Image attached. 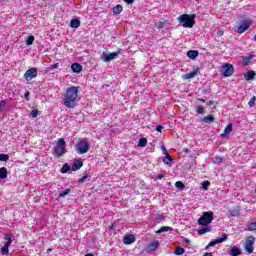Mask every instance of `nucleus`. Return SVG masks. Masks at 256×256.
I'll list each match as a JSON object with an SVG mask.
<instances>
[{
    "instance_id": "obj_26",
    "label": "nucleus",
    "mask_w": 256,
    "mask_h": 256,
    "mask_svg": "<svg viewBox=\"0 0 256 256\" xmlns=\"http://www.w3.org/2000/svg\"><path fill=\"white\" fill-rule=\"evenodd\" d=\"M205 233H211V227L206 226L198 230V235H205Z\"/></svg>"
},
{
    "instance_id": "obj_14",
    "label": "nucleus",
    "mask_w": 256,
    "mask_h": 256,
    "mask_svg": "<svg viewBox=\"0 0 256 256\" xmlns=\"http://www.w3.org/2000/svg\"><path fill=\"white\" fill-rule=\"evenodd\" d=\"M231 131H233V124L232 123H229L225 129H224V132L221 134V137H227Z\"/></svg>"
},
{
    "instance_id": "obj_10",
    "label": "nucleus",
    "mask_w": 256,
    "mask_h": 256,
    "mask_svg": "<svg viewBox=\"0 0 256 256\" xmlns=\"http://www.w3.org/2000/svg\"><path fill=\"white\" fill-rule=\"evenodd\" d=\"M227 241V234H223L222 237L216 238L215 240L211 241L205 249H209V247H215V245H219V243H223Z\"/></svg>"
},
{
    "instance_id": "obj_47",
    "label": "nucleus",
    "mask_w": 256,
    "mask_h": 256,
    "mask_svg": "<svg viewBox=\"0 0 256 256\" xmlns=\"http://www.w3.org/2000/svg\"><path fill=\"white\" fill-rule=\"evenodd\" d=\"M163 177H165L163 174L156 175L154 177V181H161V179H163Z\"/></svg>"
},
{
    "instance_id": "obj_33",
    "label": "nucleus",
    "mask_w": 256,
    "mask_h": 256,
    "mask_svg": "<svg viewBox=\"0 0 256 256\" xmlns=\"http://www.w3.org/2000/svg\"><path fill=\"white\" fill-rule=\"evenodd\" d=\"M69 193H71V189H70V188H67V189H65L64 191H61V192L59 193L58 197L63 198V197H65L66 195H69Z\"/></svg>"
},
{
    "instance_id": "obj_54",
    "label": "nucleus",
    "mask_w": 256,
    "mask_h": 256,
    "mask_svg": "<svg viewBox=\"0 0 256 256\" xmlns=\"http://www.w3.org/2000/svg\"><path fill=\"white\" fill-rule=\"evenodd\" d=\"M217 35L218 37H223V30H218Z\"/></svg>"
},
{
    "instance_id": "obj_16",
    "label": "nucleus",
    "mask_w": 256,
    "mask_h": 256,
    "mask_svg": "<svg viewBox=\"0 0 256 256\" xmlns=\"http://www.w3.org/2000/svg\"><path fill=\"white\" fill-rule=\"evenodd\" d=\"M197 73H199V70H194L188 74H184L182 78L184 80L193 79V77H197Z\"/></svg>"
},
{
    "instance_id": "obj_2",
    "label": "nucleus",
    "mask_w": 256,
    "mask_h": 256,
    "mask_svg": "<svg viewBox=\"0 0 256 256\" xmlns=\"http://www.w3.org/2000/svg\"><path fill=\"white\" fill-rule=\"evenodd\" d=\"M67 153V144L65 138H59L56 142V146L53 148L52 155L56 159H61Z\"/></svg>"
},
{
    "instance_id": "obj_24",
    "label": "nucleus",
    "mask_w": 256,
    "mask_h": 256,
    "mask_svg": "<svg viewBox=\"0 0 256 256\" xmlns=\"http://www.w3.org/2000/svg\"><path fill=\"white\" fill-rule=\"evenodd\" d=\"M213 163L215 165H221V163H223L225 161V158L221 157V156H215L213 159H212Z\"/></svg>"
},
{
    "instance_id": "obj_57",
    "label": "nucleus",
    "mask_w": 256,
    "mask_h": 256,
    "mask_svg": "<svg viewBox=\"0 0 256 256\" xmlns=\"http://www.w3.org/2000/svg\"><path fill=\"white\" fill-rule=\"evenodd\" d=\"M184 242L186 243V245H189V243H191V240H189V239L186 238V239L184 240Z\"/></svg>"
},
{
    "instance_id": "obj_34",
    "label": "nucleus",
    "mask_w": 256,
    "mask_h": 256,
    "mask_svg": "<svg viewBox=\"0 0 256 256\" xmlns=\"http://www.w3.org/2000/svg\"><path fill=\"white\" fill-rule=\"evenodd\" d=\"M185 253V248L183 247H177L174 251V255H183Z\"/></svg>"
},
{
    "instance_id": "obj_28",
    "label": "nucleus",
    "mask_w": 256,
    "mask_h": 256,
    "mask_svg": "<svg viewBox=\"0 0 256 256\" xmlns=\"http://www.w3.org/2000/svg\"><path fill=\"white\" fill-rule=\"evenodd\" d=\"M149 249H150V251H156V249H159V241H153L149 245Z\"/></svg>"
},
{
    "instance_id": "obj_41",
    "label": "nucleus",
    "mask_w": 256,
    "mask_h": 256,
    "mask_svg": "<svg viewBox=\"0 0 256 256\" xmlns=\"http://www.w3.org/2000/svg\"><path fill=\"white\" fill-rule=\"evenodd\" d=\"M6 241L5 245L8 247L13 243V240H11V234H6Z\"/></svg>"
},
{
    "instance_id": "obj_35",
    "label": "nucleus",
    "mask_w": 256,
    "mask_h": 256,
    "mask_svg": "<svg viewBox=\"0 0 256 256\" xmlns=\"http://www.w3.org/2000/svg\"><path fill=\"white\" fill-rule=\"evenodd\" d=\"M33 41H35V36L33 35L28 36L26 39V45L29 47L33 43Z\"/></svg>"
},
{
    "instance_id": "obj_55",
    "label": "nucleus",
    "mask_w": 256,
    "mask_h": 256,
    "mask_svg": "<svg viewBox=\"0 0 256 256\" xmlns=\"http://www.w3.org/2000/svg\"><path fill=\"white\" fill-rule=\"evenodd\" d=\"M29 95H30L29 92H25L24 97H25L26 101H29Z\"/></svg>"
},
{
    "instance_id": "obj_31",
    "label": "nucleus",
    "mask_w": 256,
    "mask_h": 256,
    "mask_svg": "<svg viewBox=\"0 0 256 256\" xmlns=\"http://www.w3.org/2000/svg\"><path fill=\"white\" fill-rule=\"evenodd\" d=\"M147 146V138H140L138 141V147H146Z\"/></svg>"
},
{
    "instance_id": "obj_46",
    "label": "nucleus",
    "mask_w": 256,
    "mask_h": 256,
    "mask_svg": "<svg viewBox=\"0 0 256 256\" xmlns=\"http://www.w3.org/2000/svg\"><path fill=\"white\" fill-rule=\"evenodd\" d=\"M197 113L199 115H203V113H205V108H203V106H198Z\"/></svg>"
},
{
    "instance_id": "obj_58",
    "label": "nucleus",
    "mask_w": 256,
    "mask_h": 256,
    "mask_svg": "<svg viewBox=\"0 0 256 256\" xmlns=\"http://www.w3.org/2000/svg\"><path fill=\"white\" fill-rule=\"evenodd\" d=\"M198 101H200V103H205V99L203 98H199Z\"/></svg>"
},
{
    "instance_id": "obj_62",
    "label": "nucleus",
    "mask_w": 256,
    "mask_h": 256,
    "mask_svg": "<svg viewBox=\"0 0 256 256\" xmlns=\"http://www.w3.org/2000/svg\"><path fill=\"white\" fill-rule=\"evenodd\" d=\"M38 198H35V201H37Z\"/></svg>"
},
{
    "instance_id": "obj_59",
    "label": "nucleus",
    "mask_w": 256,
    "mask_h": 256,
    "mask_svg": "<svg viewBox=\"0 0 256 256\" xmlns=\"http://www.w3.org/2000/svg\"><path fill=\"white\" fill-rule=\"evenodd\" d=\"M183 153H189V149L188 148H184L183 149Z\"/></svg>"
},
{
    "instance_id": "obj_29",
    "label": "nucleus",
    "mask_w": 256,
    "mask_h": 256,
    "mask_svg": "<svg viewBox=\"0 0 256 256\" xmlns=\"http://www.w3.org/2000/svg\"><path fill=\"white\" fill-rule=\"evenodd\" d=\"M0 179H7V168H0Z\"/></svg>"
},
{
    "instance_id": "obj_23",
    "label": "nucleus",
    "mask_w": 256,
    "mask_h": 256,
    "mask_svg": "<svg viewBox=\"0 0 256 256\" xmlns=\"http://www.w3.org/2000/svg\"><path fill=\"white\" fill-rule=\"evenodd\" d=\"M228 213H230L231 217H238L240 215L239 207L228 210Z\"/></svg>"
},
{
    "instance_id": "obj_51",
    "label": "nucleus",
    "mask_w": 256,
    "mask_h": 256,
    "mask_svg": "<svg viewBox=\"0 0 256 256\" xmlns=\"http://www.w3.org/2000/svg\"><path fill=\"white\" fill-rule=\"evenodd\" d=\"M127 5H133L135 3V0H123Z\"/></svg>"
},
{
    "instance_id": "obj_3",
    "label": "nucleus",
    "mask_w": 256,
    "mask_h": 256,
    "mask_svg": "<svg viewBox=\"0 0 256 256\" xmlns=\"http://www.w3.org/2000/svg\"><path fill=\"white\" fill-rule=\"evenodd\" d=\"M195 14H183L178 18L179 23H183V27L191 29L195 25Z\"/></svg>"
},
{
    "instance_id": "obj_9",
    "label": "nucleus",
    "mask_w": 256,
    "mask_h": 256,
    "mask_svg": "<svg viewBox=\"0 0 256 256\" xmlns=\"http://www.w3.org/2000/svg\"><path fill=\"white\" fill-rule=\"evenodd\" d=\"M35 77H37V68H30L24 74V79L26 81H32Z\"/></svg>"
},
{
    "instance_id": "obj_43",
    "label": "nucleus",
    "mask_w": 256,
    "mask_h": 256,
    "mask_svg": "<svg viewBox=\"0 0 256 256\" xmlns=\"http://www.w3.org/2000/svg\"><path fill=\"white\" fill-rule=\"evenodd\" d=\"M87 179H89V175L85 174L84 176H82V177L78 180V183H85V181H87Z\"/></svg>"
},
{
    "instance_id": "obj_48",
    "label": "nucleus",
    "mask_w": 256,
    "mask_h": 256,
    "mask_svg": "<svg viewBox=\"0 0 256 256\" xmlns=\"http://www.w3.org/2000/svg\"><path fill=\"white\" fill-rule=\"evenodd\" d=\"M5 105H7V102L5 100H2L0 102V109H1V111H3V109H5Z\"/></svg>"
},
{
    "instance_id": "obj_50",
    "label": "nucleus",
    "mask_w": 256,
    "mask_h": 256,
    "mask_svg": "<svg viewBox=\"0 0 256 256\" xmlns=\"http://www.w3.org/2000/svg\"><path fill=\"white\" fill-rule=\"evenodd\" d=\"M156 219H158L159 221H163V219H165V216H163L162 214H157Z\"/></svg>"
},
{
    "instance_id": "obj_53",
    "label": "nucleus",
    "mask_w": 256,
    "mask_h": 256,
    "mask_svg": "<svg viewBox=\"0 0 256 256\" xmlns=\"http://www.w3.org/2000/svg\"><path fill=\"white\" fill-rule=\"evenodd\" d=\"M162 151L164 155H169V152L167 151V148H165V146H162Z\"/></svg>"
},
{
    "instance_id": "obj_37",
    "label": "nucleus",
    "mask_w": 256,
    "mask_h": 256,
    "mask_svg": "<svg viewBox=\"0 0 256 256\" xmlns=\"http://www.w3.org/2000/svg\"><path fill=\"white\" fill-rule=\"evenodd\" d=\"M0 161L7 163V161H9V155L8 154H0Z\"/></svg>"
},
{
    "instance_id": "obj_1",
    "label": "nucleus",
    "mask_w": 256,
    "mask_h": 256,
    "mask_svg": "<svg viewBox=\"0 0 256 256\" xmlns=\"http://www.w3.org/2000/svg\"><path fill=\"white\" fill-rule=\"evenodd\" d=\"M77 99H79V87L71 86L67 88L63 98L65 107L68 109L77 107Z\"/></svg>"
},
{
    "instance_id": "obj_30",
    "label": "nucleus",
    "mask_w": 256,
    "mask_h": 256,
    "mask_svg": "<svg viewBox=\"0 0 256 256\" xmlns=\"http://www.w3.org/2000/svg\"><path fill=\"white\" fill-rule=\"evenodd\" d=\"M167 231H173V228L169 226H163L157 231V233H166Z\"/></svg>"
},
{
    "instance_id": "obj_27",
    "label": "nucleus",
    "mask_w": 256,
    "mask_h": 256,
    "mask_svg": "<svg viewBox=\"0 0 256 256\" xmlns=\"http://www.w3.org/2000/svg\"><path fill=\"white\" fill-rule=\"evenodd\" d=\"M255 56L249 55L246 57H243L242 63L243 65L247 66L249 63H251V59H253Z\"/></svg>"
},
{
    "instance_id": "obj_44",
    "label": "nucleus",
    "mask_w": 256,
    "mask_h": 256,
    "mask_svg": "<svg viewBox=\"0 0 256 256\" xmlns=\"http://www.w3.org/2000/svg\"><path fill=\"white\" fill-rule=\"evenodd\" d=\"M155 27L156 29H163L165 27V22H158Z\"/></svg>"
},
{
    "instance_id": "obj_21",
    "label": "nucleus",
    "mask_w": 256,
    "mask_h": 256,
    "mask_svg": "<svg viewBox=\"0 0 256 256\" xmlns=\"http://www.w3.org/2000/svg\"><path fill=\"white\" fill-rule=\"evenodd\" d=\"M202 123H215V117L213 115H208L202 118Z\"/></svg>"
},
{
    "instance_id": "obj_45",
    "label": "nucleus",
    "mask_w": 256,
    "mask_h": 256,
    "mask_svg": "<svg viewBox=\"0 0 256 256\" xmlns=\"http://www.w3.org/2000/svg\"><path fill=\"white\" fill-rule=\"evenodd\" d=\"M256 101V97L253 96L250 101L248 102L249 107H254Z\"/></svg>"
},
{
    "instance_id": "obj_42",
    "label": "nucleus",
    "mask_w": 256,
    "mask_h": 256,
    "mask_svg": "<svg viewBox=\"0 0 256 256\" xmlns=\"http://www.w3.org/2000/svg\"><path fill=\"white\" fill-rule=\"evenodd\" d=\"M38 115H39V110H32L30 112V117H32L33 119H35Z\"/></svg>"
},
{
    "instance_id": "obj_12",
    "label": "nucleus",
    "mask_w": 256,
    "mask_h": 256,
    "mask_svg": "<svg viewBox=\"0 0 256 256\" xmlns=\"http://www.w3.org/2000/svg\"><path fill=\"white\" fill-rule=\"evenodd\" d=\"M123 243L124 245H133V243H135V235L129 234L124 236Z\"/></svg>"
},
{
    "instance_id": "obj_63",
    "label": "nucleus",
    "mask_w": 256,
    "mask_h": 256,
    "mask_svg": "<svg viewBox=\"0 0 256 256\" xmlns=\"http://www.w3.org/2000/svg\"><path fill=\"white\" fill-rule=\"evenodd\" d=\"M38 198H35V201H37Z\"/></svg>"
},
{
    "instance_id": "obj_11",
    "label": "nucleus",
    "mask_w": 256,
    "mask_h": 256,
    "mask_svg": "<svg viewBox=\"0 0 256 256\" xmlns=\"http://www.w3.org/2000/svg\"><path fill=\"white\" fill-rule=\"evenodd\" d=\"M249 27H251V22L244 21L240 26H238L235 29V32L236 33H245V31H247V29H249Z\"/></svg>"
},
{
    "instance_id": "obj_7",
    "label": "nucleus",
    "mask_w": 256,
    "mask_h": 256,
    "mask_svg": "<svg viewBox=\"0 0 256 256\" xmlns=\"http://www.w3.org/2000/svg\"><path fill=\"white\" fill-rule=\"evenodd\" d=\"M119 55H121V49H118L117 52L103 53L101 59L107 63L109 61H113V59H117Z\"/></svg>"
},
{
    "instance_id": "obj_22",
    "label": "nucleus",
    "mask_w": 256,
    "mask_h": 256,
    "mask_svg": "<svg viewBox=\"0 0 256 256\" xmlns=\"http://www.w3.org/2000/svg\"><path fill=\"white\" fill-rule=\"evenodd\" d=\"M241 255V249L237 248V246H233L230 250V256H238Z\"/></svg>"
},
{
    "instance_id": "obj_8",
    "label": "nucleus",
    "mask_w": 256,
    "mask_h": 256,
    "mask_svg": "<svg viewBox=\"0 0 256 256\" xmlns=\"http://www.w3.org/2000/svg\"><path fill=\"white\" fill-rule=\"evenodd\" d=\"M235 71L232 64L226 63L222 66V75L223 77H231Z\"/></svg>"
},
{
    "instance_id": "obj_38",
    "label": "nucleus",
    "mask_w": 256,
    "mask_h": 256,
    "mask_svg": "<svg viewBox=\"0 0 256 256\" xmlns=\"http://www.w3.org/2000/svg\"><path fill=\"white\" fill-rule=\"evenodd\" d=\"M172 161H173V158H171V155L166 154V158L163 160L165 165H169V163H171Z\"/></svg>"
},
{
    "instance_id": "obj_39",
    "label": "nucleus",
    "mask_w": 256,
    "mask_h": 256,
    "mask_svg": "<svg viewBox=\"0 0 256 256\" xmlns=\"http://www.w3.org/2000/svg\"><path fill=\"white\" fill-rule=\"evenodd\" d=\"M201 185H202V189H204V191H207V189H209V186L211 185V182L204 181L201 183Z\"/></svg>"
},
{
    "instance_id": "obj_5",
    "label": "nucleus",
    "mask_w": 256,
    "mask_h": 256,
    "mask_svg": "<svg viewBox=\"0 0 256 256\" xmlns=\"http://www.w3.org/2000/svg\"><path fill=\"white\" fill-rule=\"evenodd\" d=\"M75 151L79 155H85V153H87L89 151V142L84 141V140L77 142L75 145Z\"/></svg>"
},
{
    "instance_id": "obj_18",
    "label": "nucleus",
    "mask_w": 256,
    "mask_h": 256,
    "mask_svg": "<svg viewBox=\"0 0 256 256\" xmlns=\"http://www.w3.org/2000/svg\"><path fill=\"white\" fill-rule=\"evenodd\" d=\"M187 57H189V59H197V57H199V51H197V50H189L187 52Z\"/></svg>"
},
{
    "instance_id": "obj_13",
    "label": "nucleus",
    "mask_w": 256,
    "mask_h": 256,
    "mask_svg": "<svg viewBox=\"0 0 256 256\" xmlns=\"http://www.w3.org/2000/svg\"><path fill=\"white\" fill-rule=\"evenodd\" d=\"M71 69L73 73H81V71H83V66H81L79 63H73L71 65Z\"/></svg>"
},
{
    "instance_id": "obj_15",
    "label": "nucleus",
    "mask_w": 256,
    "mask_h": 256,
    "mask_svg": "<svg viewBox=\"0 0 256 256\" xmlns=\"http://www.w3.org/2000/svg\"><path fill=\"white\" fill-rule=\"evenodd\" d=\"M83 167V162L81 160H74L72 165V171H79Z\"/></svg>"
},
{
    "instance_id": "obj_25",
    "label": "nucleus",
    "mask_w": 256,
    "mask_h": 256,
    "mask_svg": "<svg viewBox=\"0 0 256 256\" xmlns=\"http://www.w3.org/2000/svg\"><path fill=\"white\" fill-rule=\"evenodd\" d=\"M245 231H256V221L255 222H249L247 224V228Z\"/></svg>"
},
{
    "instance_id": "obj_6",
    "label": "nucleus",
    "mask_w": 256,
    "mask_h": 256,
    "mask_svg": "<svg viewBox=\"0 0 256 256\" xmlns=\"http://www.w3.org/2000/svg\"><path fill=\"white\" fill-rule=\"evenodd\" d=\"M253 245H255V237L253 236L247 237L244 249L246 253H249V255H251V253H253V251L255 250Z\"/></svg>"
},
{
    "instance_id": "obj_36",
    "label": "nucleus",
    "mask_w": 256,
    "mask_h": 256,
    "mask_svg": "<svg viewBox=\"0 0 256 256\" xmlns=\"http://www.w3.org/2000/svg\"><path fill=\"white\" fill-rule=\"evenodd\" d=\"M175 187H176L177 189H180L181 191H183V189H185V184H183V182H181V181H177V182L175 183Z\"/></svg>"
},
{
    "instance_id": "obj_4",
    "label": "nucleus",
    "mask_w": 256,
    "mask_h": 256,
    "mask_svg": "<svg viewBox=\"0 0 256 256\" xmlns=\"http://www.w3.org/2000/svg\"><path fill=\"white\" fill-rule=\"evenodd\" d=\"M213 211L204 212L203 215L198 219V225L207 227L210 223H213Z\"/></svg>"
},
{
    "instance_id": "obj_40",
    "label": "nucleus",
    "mask_w": 256,
    "mask_h": 256,
    "mask_svg": "<svg viewBox=\"0 0 256 256\" xmlns=\"http://www.w3.org/2000/svg\"><path fill=\"white\" fill-rule=\"evenodd\" d=\"M1 253H2V255H8L9 254V246H7L5 244L4 247L1 248Z\"/></svg>"
},
{
    "instance_id": "obj_56",
    "label": "nucleus",
    "mask_w": 256,
    "mask_h": 256,
    "mask_svg": "<svg viewBox=\"0 0 256 256\" xmlns=\"http://www.w3.org/2000/svg\"><path fill=\"white\" fill-rule=\"evenodd\" d=\"M213 104H214L213 101H208V102L206 103V105H207L208 107H211V105H213Z\"/></svg>"
},
{
    "instance_id": "obj_61",
    "label": "nucleus",
    "mask_w": 256,
    "mask_h": 256,
    "mask_svg": "<svg viewBox=\"0 0 256 256\" xmlns=\"http://www.w3.org/2000/svg\"><path fill=\"white\" fill-rule=\"evenodd\" d=\"M255 195H256V188H255V191H254Z\"/></svg>"
},
{
    "instance_id": "obj_19",
    "label": "nucleus",
    "mask_w": 256,
    "mask_h": 256,
    "mask_svg": "<svg viewBox=\"0 0 256 256\" xmlns=\"http://www.w3.org/2000/svg\"><path fill=\"white\" fill-rule=\"evenodd\" d=\"M244 78L246 79V81H253V79H255V71H253V70L248 71L244 75Z\"/></svg>"
},
{
    "instance_id": "obj_60",
    "label": "nucleus",
    "mask_w": 256,
    "mask_h": 256,
    "mask_svg": "<svg viewBox=\"0 0 256 256\" xmlns=\"http://www.w3.org/2000/svg\"><path fill=\"white\" fill-rule=\"evenodd\" d=\"M85 256H94V255L91 253H88V254H85Z\"/></svg>"
},
{
    "instance_id": "obj_32",
    "label": "nucleus",
    "mask_w": 256,
    "mask_h": 256,
    "mask_svg": "<svg viewBox=\"0 0 256 256\" xmlns=\"http://www.w3.org/2000/svg\"><path fill=\"white\" fill-rule=\"evenodd\" d=\"M68 171H71V166H69V164H64L60 170V173H67Z\"/></svg>"
},
{
    "instance_id": "obj_64",
    "label": "nucleus",
    "mask_w": 256,
    "mask_h": 256,
    "mask_svg": "<svg viewBox=\"0 0 256 256\" xmlns=\"http://www.w3.org/2000/svg\"><path fill=\"white\" fill-rule=\"evenodd\" d=\"M38 198H35V201H37Z\"/></svg>"
},
{
    "instance_id": "obj_49",
    "label": "nucleus",
    "mask_w": 256,
    "mask_h": 256,
    "mask_svg": "<svg viewBox=\"0 0 256 256\" xmlns=\"http://www.w3.org/2000/svg\"><path fill=\"white\" fill-rule=\"evenodd\" d=\"M57 68H59V63H55L49 66L50 70L57 69Z\"/></svg>"
},
{
    "instance_id": "obj_20",
    "label": "nucleus",
    "mask_w": 256,
    "mask_h": 256,
    "mask_svg": "<svg viewBox=\"0 0 256 256\" xmlns=\"http://www.w3.org/2000/svg\"><path fill=\"white\" fill-rule=\"evenodd\" d=\"M70 27H72V29H78V27H81V21L79 19H72Z\"/></svg>"
},
{
    "instance_id": "obj_52",
    "label": "nucleus",
    "mask_w": 256,
    "mask_h": 256,
    "mask_svg": "<svg viewBox=\"0 0 256 256\" xmlns=\"http://www.w3.org/2000/svg\"><path fill=\"white\" fill-rule=\"evenodd\" d=\"M156 131H158V133H161L163 131V126L162 125L156 126Z\"/></svg>"
},
{
    "instance_id": "obj_17",
    "label": "nucleus",
    "mask_w": 256,
    "mask_h": 256,
    "mask_svg": "<svg viewBox=\"0 0 256 256\" xmlns=\"http://www.w3.org/2000/svg\"><path fill=\"white\" fill-rule=\"evenodd\" d=\"M112 12L114 15H120L123 12V6L121 4H117L112 8Z\"/></svg>"
}]
</instances>
